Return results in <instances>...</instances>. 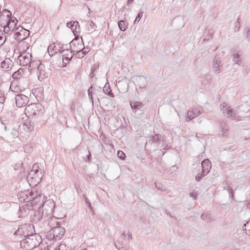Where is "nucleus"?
I'll list each match as a JSON object with an SVG mask.
<instances>
[{
	"label": "nucleus",
	"instance_id": "nucleus-43",
	"mask_svg": "<svg viewBox=\"0 0 250 250\" xmlns=\"http://www.w3.org/2000/svg\"><path fill=\"white\" fill-rule=\"evenodd\" d=\"M38 168H39L38 165L37 164H35L33 166L32 170L35 171V172H39V170Z\"/></svg>",
	"mask_w": 250,
	"mask_h": 250
},
{
	"label": "nucleus",
	"instance_id": "nucleus-20",
	"mask_svg": "<svg viewBox=\"0 0 250 250\" xmlns=\"http://www.w3.org/2000/svg\"><path fill=\"white\" fill-rule=\"evenodd\" d=\"M12 61L9 59H5L1 62V67L3 69V70L7 71L11 69L12 66Z\"/></svg>",
	"mask_w": 250,
	"mask_h": 250
},
{
	"label": "nucleus",
	"instance_id": "nucleus-18",
	"mask_svg": "<svg viewBox=\"0 0 250 250\" xmlns=\"http://www.w3.org/2000/svg\"><path fill=\"white\" fill-rule=\"evenodd\" d=\"M89 51L90 48H82V49L80 50L76 51V53L75 54L74 53V55H75L77 58H82Z\"/></svg>",
	"mask_w": 250,
	"mask_h": 250
},
{
	"label": "nucleus",
	"instance_id": "nucleus-12",
	"mask_svg": "<svg viewBox=\"0 0 250 250\" xmlns=\"http://www.w3.org/2000/svg\"><path fill=\"white\" fill-rule=\"evenodd\" d=\"M161 138V135L158 134H155L152 137L149 138V139L146 141L145 147H146L149 145H151L152 144H156L157 145L160 144Z\"/></svg>",
	"mask_w": 250,
	"mask_h": 250
},
{
	"label": "nucleus",
	"instance_id": "nucleus-33",
	"mask_svg": "<svg viewBox=\"0 0 250 250\" xmlns=\"http://www.w3.org/2000/svg\"><path fill=\"white\" fill-rule=\"evenodd\" d=\"M20 215L19 217H23L26 215V209L24 207H20L19 208Z\"/></svg>",
	"mask_w": 250,
	"mask_h": 250
},
{
	"label": "nucleus",
	"instance_id": "nucleus-9",
	"mask_svg": "<svg viewBox=\"0 0 250 250\" xmlns=\"http://www.w3.org/2000/svg\"><path fill=\"white\" fill-rule=\"evenodd\" d=\"M49 202L50 203H51L52 204V207H53L54 206V203L52 202L51 201H47L45 202L42 205V207L41 208V207L40 206L39 208V210L35 212V215L37 216V213L38 214L39 217L38 220H40L43 219V217H45V215L44 214H47V212H44V210H46V212L47 211V209L46 208V207L47 206V205L46 204L47 203Z\"/></svg>",
	"mask_w": 250,
	"mask_h": 250
},
{
	"label": "nucleus",
	"instance_id": "nucleus-6",
	"mask_svg": "<svg viewBox=\"0 0 250 250\" xmlns=\"http://www.w3.org/2000/svg\"><path fill=\"white\" fill-rule=\"evenodd\" d=\"M33 226L30 225L23 224L20 226L18 229L15 231L14 234L23 236L24 237L30 236L33 234Z\"/></svg>",
	"mask_w": 250,
	"mask_h": 250
},
{
	"label": "nucleus",
	"instance_id": "nucleus-21",
	"mask_svg": "<svg viewBox=\"0 0 250 250\" xmlns=\"http://www.w3.org/2000/svg\"><path fill=\"white\" fill-rule=\"evenodd\" d=\"M220 128L221 132L220 135L226 136L228 131V127L227 125V123L225 121H222L220 123Z\"/></svg>",
	"mask_w": 250,
	"mask_h": 250
},
{
	"label": "nucleus",
	"instance_id": "nucleus-19",
	"mask_svg": "<svg viewBox=\"0 0 250 250\" xmlns=\"http://www.w3.org/2000/svg\"><path fill=\"white\" fill-rule=\"evenodd\" d=\"M71 49V48H70V49L67 48L66 50H63L62 51H61V53L63 54L62 55V57H62V62H63V64H64V66L66 65V64L70 61V60H71V58L72 57V56L74 55V53H73V54H72V52L71 51L70 52V57L64 56V54H65V52H68L69 51V50H70Z\"/></svg>",
	"mask_w": 250,
	"mask_h": 250
},
{
	"label": "nucleus",
	"instance_id": "nucleus-45",
	"mask_svg": "<svg viewBox=\"0 0 250 250\" xmlns=\"http://www.w3.org/2000/svg\"><path fill=\"white\" fill-rule=\"evenodd\" d=\"M11 134L12 135L13 138H16L18 137L19 132L17 130H13L11 132Z\"/></svg>",
	"mask_w": 250,
	"mask_h": 250
},
{
	"label": "nucleus",
	"instance_id": "nucleus-56",
	"mask_svg": "<svg viewBox=\"0 0 250 250\" xmlns=\"http://www.w3.org/2000/svg\"><path fill=\"white\" fill-rule=\"evenodd\" d=\"M126 237V235H125V233H123L121 235V238H124L125 237Z\"/></svg>",
	"mask_w": 250,
	"mask_h": 250
},
{
	"label": "nucleus",
	"instance_id": "nucleus-46",
	"mask_svg": "<svg viewBox=\"0 0 250 250\" xmlns=\"http://www.w3.org/2000/svg\"><path fill=\"white\" fill-rule=\"evenodd\" d=\"M10 18H9V19L7 21H9L10 22L12 23H13V26H15L16 25V23L15 22V21H17V19L14 18V19H10Z\"/></svg>",
	"mask_w": 250,
	"mask_h": 250
},
{
	"label": "nucleus",
	"instance_id": "nucleus-38",
	"mask_svg": "<svg viewBox=\"0 0 250 250\" xmlns=\"http://www.w3.org/2000/svg\"><path fill=\"white\" fill-rule=\"evenodd\" d=\"M155 187L161 191H164L165 190V188L163 186V185L159 183H155Z\"/></svg>",
	"mask_w": 250,
	"mask_h": 250
},
{
	"label": "nucleus",
	"instance_id": "nucleus-64",
	"mask_svg": "<svg viewBox=\"0 0 250 250\" xmlns=\"http://www.w3.org/2000/svg\"><path fill=\"white\" fill-rule=\"evenodd\" d=\"M246 228L247 229H245L246 230H247V231H248V229H250V227L249 226V227H246Z\"/></svg>",
	"mask_w": 250,
	"mask_h": 250
},
{
	"label": "nucleus",
	"instance_id": "nucleus-30",
	"mask_svg": "<svg viewBox=\"0 0 250 250\" xmlns=\"http://www.w3.org/2000/svg\"><path fill=\"white\" fill-rule=\"evenodd\" d=\"M115 246L116 248L119 250H125L124 245H123V243L120 241H117V242H115Z\"/></svg>",
	"mask_w": 250,
	"mask_h": 250
},
{
	"label": "nucleus",
	"instance_id": "nucleus-41",
	"mask_svg": "<svg viewBox=\"0 0 250 250\" xmlns=\"http://www.w3.org/2000/svg\"><path fill=\"white\" fill-rule=\"evenodd\" d=\"M246 38L250 42V28H247Z\"/></svg>",
	"mask_w": 250,
	"mask_h": 250
},
{
	"label": "nucleus",
	"instance_id": "nucleus-28",
	"mask_svg": "<svg viewBox=\"0 0 250 250\" xmlns=\"http://www.w3.org/2000/svg\"><path fill=\"white\" fill-rule=\"evenodd\" d=\"M60 48H47V52L50 56H52L54 55L55 54L57 53L58 52L61 51V50L59 49ZM62 49V48H61Z\"/></svg>",
	"mask_w": 250,
	"mask_h": 250
},
{
	"label": "nucleus",
	"instance_id": "nucleus-22",
	"mask_svg": "<svg viewBox=\"0 0 250 250\" xmlns=\"http://www.w3.org/2000/svg\"><path fill=\"white\" fill-rule=\"evenodd\" d=\"M241 53L239 51L232 52V56L233 57V60L235 62L234 64H239V62L241 60Z\"/></svg>",
	"mask_w": 250,
	"mask_h": 250
},
{
	"label": "nucleus",
	"instance_id": "nucleus-15",
	"mask_svg": "<svg viewBox=\"0 0 250 250\" xmlns=\"http://www.w3.org/2000/svg\"><path fill=\"white\" fill-rule=\"evenodd\" d=\"M34 123L31 121L26 120L22 125L23 129L26 132H30L34 129Z\"/></svg>",
	"mask_w": 250,
	"mask_h": 250
},
{
	"label": "nucleus",
	"instance_id": "nucleus-47",
	"mask_svg": "<svg viewBox=\"0 0 250 250\" xmlns=\"http://www.w3.org/2000/svg\"><path fill=\"white\" fill-rule=\"evenodd\" d=\"M37 172H35V171L34 170H30L28 173V176H34V177L36 176V174H37Z\"/></svg>",
	"mask_w": 250,
	"mask_h": 250
},
{
	"label": "nucleus",
	"instance_id": "nucleus-5",
	"mask_svg": "<svg viewBox=\"0 0 250 250\" xmlns=\"http://www.w3.org/2000/svg\"><path fill=\"white\" fill-rule=\"evenodd\" d=\"M129 104L132 111L136 117L141 116L144 112V104L141 102L130 101Z\"/></svg>",
	"mask_w": 250,
	"mask_h": 250
},
{
	"label": "nucleus",
	"instance_id": "nucleus-54",
	"mask_svg": "<svg viewBox=\"0 0 250 250\" xmlns=\"http://www.w3.org/2000/svg\"><path fill=\"white\" fill-rule=\"evenodd\" d=\"M94 72H92V71H91V73L89 75V76L90 77V78L91 79L93 78V77L95 76V74H94Z\"/></svg>",
	"mask_w": 250,
	"mask_h": 250
},
{
	"label": "nucleus",
	"instance_id": "nucleus-35",
	"mask_svg": "<svg viewBox=\"0 0 250 250\" xmlns=\"http://www.w3.org/2000/svg\"><path fill=\"white\" fill-rule=\"evenodd\" d=\"M103 91L104 93L107 95L110 96L111 93V89L109 88V86H106V84H105L104 87Z\"/></svg>",
	"mask_w": 250,
	"mask_h": 250
},
{
	"label": "nucleus",
	"instance_id": "nucleus-53",
	"mask_svg": "<svg viewBox=\"0 0 250 250\" xmlns=\"http://www.w3.org/2000/svg\"><path fill=\"white\" fill-rule=\"evenodd\" d=\"M229 196L232 198H233V196H234V193L232 190V189H230L229 188Z\"/></svg>",
	"mask_w": 250,
	"mask_h": 250
},
{
	"label": "nucleus",
	"instance_id": "nucleus-44",
	"mask_svg": "<svg viewBox=\"0 0 250 250\" xmlns=\"http://www.w3.org/2000/svg\"><path fill=\"white\" fill-rule=\"evenodd\" d=\"M66 245L64 244L60 245L58 248H56L55 250H63L64 248H65Z\"/></svg>",
	"mask_w": 250,
	"mask_h": 250
},
{
	"label": "nucleus",
	"instance_id": "nucleus-17",
	"mask_svg": "<svg viewBox=\"0 0 250 250\" xmlns=\"http://www.w3.org/2000/svg\"><path fill=\"white\" fill-rule=\"evenodd\" d=\"M201 166L202 168V170H205L207 173H208L211 167V162L208 159H205L202 162Z\"/></svg>",
	"mask_w": 250,
	"mask_h": 250
},
{
	"label": "nucleus",
	"instance_id": "nucleus-11",
	"mask_svg": "<svg viewBox=\"0 0 250 250\" xmlns=\"http://www.w3.org/2000/svg\"><path fill=\"white\" fill-rule=\"evenodd\" d=\"M222 66L220 58L216 56L212 62V70L216 74L221 72L220 67Z\"/></svg>",
	"mask_w": 250,
	"mask_h": 250
},
{
	"label": "nucleus",
	"instance_id": "nucleus-50",
	"mask_svg": "<svg viewBox=\"0 0 250 250\" xmlns=\"http://www.w3.org/2000/svg\"><path fill=\"white\" fill-rule=\"evenodd\" d=\"M42 171H39V172H38V173L36 174L35 178L37 177L38 178L41 179V178H42Z\"/></svg>",
	"mask_w": 250,
	"mask_h": 250
},
{
	"label": "nucleus",
	"instance_id": "nucleus-1",
	"mask_svg": "<svg viewBox=\"0 0 250 250\" xmlns=\"http://www.w3.org/2000/svg\"><path fill=\"white\" fill-rule=\"evenodd\" d=\"M41 239L39 235L36 234L26 237L21 241V247L24 250H31L39 246L40 242L38 240Z\"/></svg>",
	"mask_w": 250,
	"mask_h": 250
},
{
	"label": "nucleus",
	"instance_id": "nucleus-31",
	"mask_svg": "<svg viewBox=\"0 0 250 250\" xmlns=\"http://www.w3.org/2000/svg\"><path fill=\"white\" fill-rule=\"evenodd\" d=\"M5 22L6 23V25L4 27V31L5 33L9 34L10 32H12V29L10 27L11 22H10L9 21Z\"/></svg>",
	"mask_w": 250,
	"mask_h": 250
},
{
	"label": "nucleus",
	"instance_id": "nucleus-23",
	"mask_svg": "<svg viewBox=\"0 0 250 250\" xmlns=\"http://www.w3.org/2000/svg\"><path fill=\"white\" fill-rule=\"evenodd\" d=\"M67 27L71 29L72 31L74 32L75 30H76L77 29V27L80 29V25L79 24V22L77 21H71L68 22L66 23Z\"/></svg>",
	"mask_w": 250,
	"mask_h": 250
},
{
	"label": "nucleus",
	"instance_id": "nucleus-24",
	"mask_svg": "<svg viewBox=\"0 0 250 250\" xmlns=\"http://www.w3.org/2000/svg\"><path fill=\"white\" fill-rule=\"evenodd\" d=\"M11 15H12V13L10 11L7 10V9H5V10H3L1 12V14L0 16V20H1V19L3 18L4 17V16H6V19H5L4 21H7L9 18H11Z\"/></svg>",
	"mask_w": 250,
	"mask_h": 250
},
{
	"label": "nucleus",
	"instance_id": "nucleus-37",
	"mask_svg": "<svg viewBox=\"0 0 250 250\" xmlns=\"http://www.w3.org/2000/svg\"><path fill=\"white\" fill-rule=\"evenodd\" d=\"M117 156L121 160H124L125 159V154L122 150H118Z\"/></svg>",
	"mask_w": 250,
	"mask_h": 250
},
{
	"label": "nucleus",
	"instance_id": "nucleus-36",
	"mask_svg": "<svg viewBox=\"0 0 250 250\" xmlns=\"http://www.w3.org/2000/svg\"><path fill=\"white\" fill-rule=\"evenodd\" d=\"M143 15V12L142 11H141L140 12L137 17H136V19L134 21V23L135 24L137 22H138L140 20L141 18L142 17Z\"/></svg>",
	"mask_w": 250,
	"mask_h": 250
},
{
	"label": "nucleus",
	"instance_id": "nucleus-60",
	"mask_svg": "<svg viewBox=\"0 0 250 250\" xmlns=\"http://www.w3.org/2000/svg\"><path fill=\"white\" fill-rule=\"evenodd\" d=\"M247 234L250 235V229H248V231H246Z\"/></svg>",
	"mask_w": 250,
	"mask_h": 250
},
{
	"label": "nucleus",
	"instance_id": "nucleus-8",
	"mask_svg": "<svg viewBox=\"0 0 250 250\" xmlns=\"http://www.w3.org/2000/svg\"><path fill=\"white\" fill-rule=\"evenodd\" d=\"M16 104L19 107L25 106L29 102L28 97L23 94H18L15 97Z\"/></svg>",
	"mask_w": 250,
	"mask_h": 250
},
{
	"label": "nucleus",
	"instance_id": "nucleus-59",
	"mask_svg": "<svg viewBox=\"0 0 250 250\" xmlns=\"http://www.w3.org/2000/svg\"><path fill=\"white\" fill-rule=\"evenodd\" d=\"M15 26H13V23H11V24L10 25V27L12 29V28H14Z\"/></svg>",
	"mask_w": 250,
	"mask_h": 250
},
{
	"label": "nucleus",
	"instance_id": "nucleus-61",
	"mask_svg": "<svg viewBox=\"0 0 250 250\" xmlns=\"http://www.w3.org/2000/svg\"><path fill=\"white\" fill-rule=\"evenodd\" d=\"M128 239H132V235L131 234H128Z\"/></svg>",
	"mask_w": 250,
	"mask_h": 250
},
{
	"label": "nucleus",
	"instance_id": "nucleus-42",
	"mask_svg": "<svg viewBox=\"0 0 250 250\" xmlns=\"http://www.w3.org/2000/svg\"><path fill=\"white\" fill-rule=\"evenodd\" d=\"M189 196L190 197H192L194 200H196L198 196V194L196 192H190L189 193Z\"/></svg>",
	"mask_w": 250,
	"mask_h": 250
},
{
	"label": "nucleus",
	"instance_id": "nucleus-52",
	"mask_svg": "<svg viewBox=\"0 0 250 250\" xmlns=\"http://www.w3.org/2000/svg\"><path fill=\"white\" fill-rule=\"evenodd\" d=\"M91 155L90 152L89 151L88 152V154L87 156V160H86L85 161L89 162L91 161Z\"/></svg>",
	"mask_w": 250,
	"mask_h": 250
},
{
	"label": "nucleus",
	"instance_id": "nucleus-4",
	"mask_svg": "<svg viewBox=\"0 0 250 250\" xmlns=\"http://www.w3.org/2000/svg\"><path fill=\"white\" fill-rule=\"evenodd\" d=\"M38 65V73L37 75L38 79L40 81H42L45 78L48 77V72H47V62L42 63L40 61H38L36 62V65Z\"/></svg>",
	"mask_w": 250,
	"mask_h": 250
},
{
	"label": "nucleus",
	"instance_id": "nucleus-3",
	"mask_svg": "<svg viewBox=\"0 0 250 250\" xmlns=\"http://www.w3.org/2000/svg\"><path fill=\"white\" fill-rule=\"evenodd\" d=\"M65 229L61 226L53 227L48 232L47 237L49 239L60 240L62 238L65 233Z\"/></svg>",
	"mask_w": 250,
	"mask_h": 250
},
{
	"label": "nucleus",
	"instance_id": "nucleus-55",
	"mask_svg": "<svg viewBox=\"0 0 250 250\" xmlns=\"http://www.w3.org/2000/svg\"><path fill=\"white\" fill-rule=\"evenodd\" d=\"M31 198L33 199V200H37L38 199V197L34 196V194H32V195H31Z\"/></svg>",
	"mask_w": 250,
	"mask_h": 250
},
{
	"label": "nucleus",
	"instance_id": "nucleus-40",
	"mask_svg": "<svg viewBox=\"0 0 250 250\" xmlns=\"http://www.w3.org/2000/svg\"><path fill=\"white\" fill-rule=\"evenodd\" d=\"M88 25L90 26L92 30H95L97 28L96 24L94 23L92 21H89L88 22Z\"/></svg>",
	"mask_w": 250,
	"mask_h": 250
},
{
	"label": "nucleus",
	"instance_id": "nucleus-16",
	"mask_svg": "<svg viewBox=\"0 0 250 250\" xmlns=\"http://www.w3.org/2000/svg\"><path fill=\"white\" fill-rule=\"evenodd\" d=\"M82 45L85 47L82 38H75L69 42V47H79Z\"/></svg>",
	"mask_w": 250,
	"mask_h": 250
},
{
	"label": "nucleus",
	"instance_id": "nucleus-10",
	"mask_svg": "<svg viewBox=\"0 0 250 250\" xmlns=\"http://www.w3.org/2000/svg\"><path fill=\"white\" fill-rule=\"evenodd\" d=\"M41 106V104H31L26 107L25 111L29 113V116L35 117L37 115L36 110H38L37 109H39Z\"/></svg>",
	"mask_w": 250,
	"mask_h": 250
},
{
	"label": "nucleus",
	"instance_id": "nucleus-27",
	"mask_svg": "<svg viewBox=\"0 0 250 250\" xmlns=\"http://www.w3.org/2000/svg\"><path fill=\"white\" fill-rule=\"evenodd\" d=\"M23 70L20 68L12 74V77L15 79H18L22 76V73H23Z\"/></svg>",
	"mask_w": 250,
	"mask_h": 250
},
{
	"label": "nucleus",
	"instance_id": "nucleus-32",
	"mask_svg": "<svg viewBox=\"0 0 250 250\" xmlns=\"http://www.w3.org/2000/svg\"><path fill=\"white\" fill-rule=\"evenodd\" d=\"M93 86L91 85L88 89V95L90 102L93 104V99L92 97Z\"/></svg>",
	"mask_w": 250,
	"mask_h": 250
},
{
	"label": "nucleus",
	"instance_id": "nucleus-25",
	"mask_svg": "<svg viewBox=\"0 0 250 250\" xmlns=\"http://www.w3.org/2000/svg\"><path fill=\"white\" fill-rule=\"evenodd\" d=\"M118 26L120 29L122 31H125L127 27V22L125 21H119L118 22Z\"/></svg>",
	"mask_w": 250,
	"mask_h": 250
},
{
	"label": "nucleus",
	"instance_id": "nucleus-58",
	"mask_svg": "<svg viewBox=\"0 0 250 250\" xmlns=\"http://www.w3.org/2000/svg\"><path fill=\"white\" fill-rule=\"evenodd\" d=\"M134 0H127V4L129 5L130 3H131Z\"/></svg>",
	"mask_w": 250,
	"mask_h": 250
},
{
	"label": "nucleus",
	"instance_id": "nucleus-26",
	"mask_svg": "<svg viewBox=\"0 0 250 250\" xmlns=\"http://www.w3.org/2000/svg\"><path fill=\"white\" fill-rule=\"evenodd\" d=\"M208 173L204 170H202V172L201 173H198L196 176H195V180L196 181L200 182L203 177H204L205 176H206Z\"/></svg>",
	"mask_w": 250,
	"mask_h": 250
},
{
	"label": "nucleus",
	"instance_id": "nucleus-51",
	"mask_svg": "<svg viewBox=\"0 0 250 250\" xmlns=\"http://www.w3.org/2000/svg\"><path fill=\"white\" fill-rule=\"evenodd\" d=\"M99 67V64H95L94 66L91 68V70L92 72H94L96 69H97Z\"/></svg>",
	"mask_w": 250,
	"mask_h": 250
},
{
	"label": "nucleus",
	"instance_id": "nucleus-2",
	"mask_svg": "<svg viewBox=\"0 0 250 250\" xmlns=\"http://www.w3.org/2000/svg\"><path fill=\"white\" fill-rule=\"evenodd\" d=\"M32 56L29 52L26 50L21 51L20 54L18 57L19 63L21 65L27 66L28 65V69L31 71L34 69V62H31V58Z\"/></svg>",
	"mask_w": 250,
	"mask_h": 250
},
{
	"label": "nucleus",
	"instance_id": "nucleus-13",
	"mask_svg": "<svg viewBox=\"0 0 250 250\" xmlns=\"http://www.w3.org/2000/svg\"><path fill=\"white\" fill-rule=\"evenodd\" d=\"M201 112L197 109H194V110H188L187 112V121L188 122L191 120L195 118L197 116H199L201 114Z\"/></svg>",
	"mask_w": 250,
	"mask_h": 250
},
{
	"label": "nucleus",
	"instance_id": "nucleus-7",
	"mask_svg": "<svg viewBox=\"0 0 250 250\" xmlns=\"http://www.w3.org/2000/svg\"><path fill=\"white\" fill-rule=\"evenodd\" d=\"M220 108L221 110L224 113H226L225 115L228 118H230L232 119H235L238 117L237 113L234 112L232 108L228 106L226 103H223L221 104Z\"/></svg>",
	"mask_w": 250,
	"mask_h": 250
},
{
	"label": "nucleus",
	"instance_id": "nucleus-63",
	"mask_svg": "<svg viewBox=\"0 0 250 250\" xmlns=\"http://www.w3.org/2000/svg\"><path fill=\"white\" fill-rule=\"evenodd\" d=\"M248 207L250 209V202L249 203L248 205Z\"/></svg>",
	"mask_w": 250,
	"mask_h": 250
},
{
	"label": "nucleus",
	"instance_id": "nucleus-34",
	"mask_svg": "<svg viewBox=\"0 0 250 250\" xmlns=\"http://www.w3.org/2000/svg\"><path fill=\"white\" fill-rule=\"evenodd\" d=\"M23 167V164L22 162H19L18 163H17L15 166H14V169L15 170H18L21 169H22Z\"/></svg>",
	"mask_w": 250,
	"mask_h": 250
},
{
	"label": "nucleus",
	"instance_id": "nucleus-57",
	"mask_svg": "<svg viewBox=\"0 0 250 250\" xmlns=\"http://www.w3.org/2000/svg\"><path fill=\"white\" fill-rule=\"evenodd\" d=\"M54 220H55L56 218H54V219L52 218V219H51V220L48 223V225H51V222L53 221Z\"/></svg>",
	"mask_w": 250,
	"mask_h": 250
},
{
	"label": "nucleus",
	"instance_id": "nucleus-39",
	"mask_svg": "<svg viewBox=\"0 0 250 250\" xmlns=\"http://www.w3.org/2000/svg\"><path fill=\"white\" fill-rule=\"evenodd\" d=\"M240 18H238L237 19V21L235 22L234 26H235V31H238L240 27V24L239 22Z\"/></svg>",
	"mask_w": 250,
	"mask_h": 250
},
{
	"label": "nucleus",
	"instance_id": "nucleus-62",
	"mask_svg": "<svg viewBox=\"0 0 250 250\" xmlns=\"http://www.w3.org/2000/svg\"><path fill=\"white\" fill-rule=\"evenodd\" d=\"M3 40V37L0 36V43Z\"/></svg>",
	"mask_w": 250,
	"mask_h": 250
},
{
	"label": "nucleus",
	"instance_id": "nucleus-29",
	"mask_svg": "<svg viewBox=\"0 0 250 250\" xmlns=\"http://www.w3.org/2000/svg\"><path fill=\"white\" fill-rule=\"evenodd\" d=\"M210 216V215L209 214L204 213L201 215V218L202 220H203L205 222H209L210 221H211Z\"/></svg>",
	"mask_w": 250,
	"mask_h": 250
},
{
	"label": "nucleus",
	"instance_id": "nucleus-49",
	"mask_svg": "<svg viewBox=\"0 0 250 250\" xmlns=\"http://www.w3.org/2000/svg\"><path fill=\"white\" fill-rule=\"evenodd\" d=\"M250 227V221H248L246 223L244 224L243 226V229H247L246 227Z\"/></svg>",
	"mask_w": 250,
	"mask_h": 250
},
{
	"label": "nucleus",
	"instance_id": "nucleus-48",
	"mask_svg": "<svg viewBox=\"0 0 250 250\" xmlns=\"http://www.w3.org/2000/svg\"><path fill=\"white\" fill-rule=\"evenodd\" d=\"M5 101V97L2 94H0V104H3Z\"/></svg>",
	"mask_w": 250,
	"mask_h": 250
},
{
	"label": "nucleus",
	"instance_id": "nucleus-14",
	"mask_svg": "<svg viewBox=\"0 0 250 250\" xmlns=\"http://www.w3.org/2000/svg\"><path fill=\"white\" fill-rule=\"evenodd\" d=\"M135 81L138 83V86L140 88H144L146 87L147 81L146 78L143 76H137L136 77Z\"/></svg>",
	"mask_w": 250,
	"mask_h": 250
}]
</instances>
